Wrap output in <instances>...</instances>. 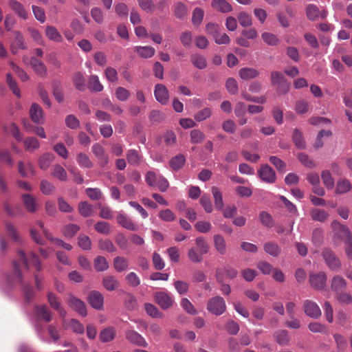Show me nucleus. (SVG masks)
Wrapping results in <instances>:
<instances>
[{
    "label": "nucleus",
    "instance_id": "nucleus-1",
    "mask_svg": "<svg viewBox=\"0 0 352 352\" xmlns=\"http://www.w3.org/2000/svg\"><path fill=\"white\" fill-rule=\"evenodd\" d=\"M18 257L19 261L13 262L14 272L12 279L16 283H22L23 277L19 263H21L26 270H28L30 265H32L36 267L37 271L41 270V265L37 256L32 252H30L28 255H26L23 250H19Z\"/></svg>",
    "mask_w": 352,
    "mask_h": 352
},
{
    "label": "nucleus",
    "instance_id": "nucleus-2",
    "mask_svg": "<svg viewBox=\"0 0 352 352\" xmlns=\"http://www.w3.org/2000/svg\"><path fill=\"white\" fill-rule=\"evenodd\" d=\"M270 80L272 85L276 87L279 94H285L289 91L290 84L280 72H272L270 73Z\"/></svg>",
    "mask_w": 352,
    "mask_h": 352
},
{
    "label": "nucleus",
    "instance_id": "nucleus-3",
    "mask_svg": "<svg viewBox=\"0 0 352 352\" xmlns=\"http://www.w3.org/2000/svg\"><path fill=\"white\" fill-rule=\"evenodd\" d=\"M322 258L327 267L333 272H338L342 267L340 259L329 248H324L322 252Z\"/></svg>",
    "mask_w": 352,
    "mask_h": 352
},
{
    "label": "nucleus",
    "instance_id": "nucleus-4",
    "mask_svg": "<svg viewBox=\"0 0 352 352\" xmlns=\"http://www.w3.org/2000/svg\"><path fill=\"white\" fill-rule=\"evenodd\" d=\"M207 310L215 316L223 314L226 310L224 299L219 296L210 298L207 302Z\"/></svg>",
    "mask_w": 352,
    "mask_h": 352
},
{
    "label": "nucleus",
    "instance_id": "nucleus-5",
    "mask_svg": "<svg viewBox=\"0 0 352 352\" xmlns=\"http://www.w3.org/2000/svg\"><path fill=\"white\" fill-rule=\"evenodd\" d=\"M67 305L80 316L85 317L87 315L85 303L72 294H68Z\"/></svg>",
    "mask_w": 352,
    "mask_h": 352
},
{
    "label": "nucleus",
    "instance_id": "nucleus-6",
    "mask_svg": "<svg viewBox=\"0 0 352 352\" xmlns=\"http://www.w3.org/2000/svg\"><path fill=\"white\" fill-rule=\"evenodd\" d=\"M327 280V275L324 272L310 273L309 276L310 285L317 290H322L325 287Z\"/></svg>",
    "mask_w": 352,
    "mask_h": 352
},
{
    "label": "nucleus",
    "instance_id": "nucleus-7",
    "mask_svg": "<svg viewBox=\"0 0 352 352\" xmlns=\"http://www.w3.org/2000/svg\"><path fill=\"white\" fill-rule=\"evenodd\" d=\"M258 177L264 182L274 184L276 176L275 171L268 164H263L257 171Z\"/></svg>",
    "mask_w": 352,
    "mask_h": 352
},
{
    "label": "nucleus",
    "instance_id": "nucleus-8",
    "mask_svg": "<svg viewBox=\"0 0 352 352\" xmlns=\"http://www.w3.org/2000/svg\"><path fill=\"white\" fill-rule=\"evenodd\" d=\"M303 311L306 316L314 319H318L321 316L319 306L313 300H305L302 304Z\"/></svg>",
    "mask_w": 352,
    "mask_h": 352
},
{
    "label": "nucleus",
    "instance_id": "nucleus-9",
    "mask_svg": "<svg viewBox=\"0 0 352 352\" xmlns=\"http://www.w3.org/2000/svg\"><path fill=\"white\" fill-rule=\"evenodd\" d=\"M87 301L94 309L102 310L104 307V297L101 292L92 290L87 296Z\"/></svg>",
    "mask_w": 352,
    "mask_h": 352
},
{
    "label": "nucleus",
    "instance_id": "nucleus-10",
    "mask_svg": "<svg viewBox=\"0 0 352 352\" xmlns=\"http://www.w3.org/2000/svg\"><path fill=\"white\" fill-rule=\"evenodd\" d=\"M125 338L133 345L142 347H146L148 346V343L144 337L135 330L129 329L126 331Z\"/></svg>",
    "mask_w": 352,
    "mask_h": 352
},
{
    "label": "nucleus",
    "instance_id": "nucleus-11",
    "mask_svg": "<svg viewBox=\"0 0 352 352\" xmlns=\"http://www.w3.org/2000/svg\"><path fill=\"white\" fill-rule=\"evenodd\" d=\"M156 303L163 309L170 308L173 304V299L168 293L159 292L154 294Z\"/></svg>",
    "mask_w": 352,
    "mask_h": 352
},
{
    "label": "nucleus",
    "instance_id": "nucleus-12",
    "mask_svg": "<svg viewBox=\"0 0 352 352\" xmlns=\"http://www.w3.org/2000/svg\"><path fill=\"white\" fill-rule=\"evenodd\" d=\"M347 288L346 280L340 275H335L331 280V289L334 293L344 292Z\"/></svg>",
    "mask_w": 352,
    "mask_h": 352
},
{
    "label": "nucleus",
    "instance_id": "nucleus-13",
    "mask_svg": "<svg viewBox=\"0 0 352 352\" xmlns=\"http://www.w3.org/2000/svg\"><path fill=\"white\" fill-rule=\"evenodd\" d=\"M154 96L157 102L162 104H166L168 102V91L165 85L157 84L155 86Z\"/></svg>",
    "mask_w": 352,
    "mask_h": 352
},
{
    "label": "nucleus",
    "instance_id": "nucleus-14",
    "mask_svg": "<svg viewBox=\"0 0 352 352\" xmlns=\"http://www.w3.org/2000/svg\"><path fill=\"white\" fill-rule=\"evenodd\" d=\"M117 222L122 227L131 231L138 230V226L126 214L119 213L116 217Z\"/></svg>",
    "mask_w": 352,
    "mask_h": 352
},
{
    "label": "nucleus",
    "instance_id": "nucleus-15",
    "mask_svg": "<svg viewBox=\"0 0 352 352\" xmlns=\"http://www.w3.org/2000/svg\"><path fill=\"white\" fill-rule=\"evenodd\" d=\"M102 286L106 290L113 292L118 289L120 287V283L118 279L112 275H107L102 278Z\"/></svg>",
    "mask_w": 352,
    "mask_h": 352
},
{
    "label": "nucleus",
    "instance_id": "nucleus-16",
    "mask_svg": "<svg viewBox=\"0 0 352 352\" xmlns=\"http://www.w3.org/2000/svg\"><path fill=\"white\" fill-rule=\"evenodd\" d=\"M211 6L216 11L223 14L229 13L232 11L231 4L226 0H212Z\"/></svg>",
    "mask_w": 352,
    "mask_h": 352
},
{
    "label": "nucleus",
    "instance_id": "nucleus-17",
    "mask_svg": "<svg viewBox=\"0 0 352 352\" xmlns=\"http://www.w3.org/2000/svg\"><path fill=\"white\" fill-rule=\"evenodd\" d=\"M35 312L38 319L49 322L52 320V313L48 307L45 305L35 306Z\"/></svg>",
    "mask_w": 352,
    "mask_h": 352
},
{
    "label": "nucleus",
    "instance_id": "nucleus-18",
    "mask_svg": "<svg viewBox=\"0 0 352 352\" xmlns=\"http://www.w3.org/2000/svg\"><path fill=\"white\" fill-rule=\"evenodd\" d=\"M30 115L32 120L36 123H41L43 120V111L41 107L36 103H33L30 109Z\"/></svg>",
    "mask_w": 352,
    "mask_h": 352
},
{
    "label": "nucleus",
    "instance_id": "nucleus-19",
    "mask_svg": "<svg viewBox=\"0 0 352 352\" xmlns=\"http://www.w3.org/2000/svg\"><path fill=\"white\" fill-rule=\"evenodd\" d=\"M260 75V72L252 67H243L239 71V76L243 80L256 78Z\"/></svg>",
    "mask_w": 352,
    "mask_h": 352
},
{
    "label": "nucleus",
    "instance_id": "nucleus-20",
    "mask_svg": "<svg viewBox=\"0 0 352 352\" xmlns=\"http://www.w3.org/2000/svg\"><path fill=\"white\" fill-rule=\"evenodd\" d=\"M215 278L217 283L220 285V290L223 295H229L231 293L230 285L226 284L223 279V273L221 269H217L215 272Z\"/></svg>",
    "mask_w": 352,
    "mask_h": 352
},
{
    "label": "nucleus",
    "instance_id": "nucleus-21",
    "mask_svg": "<svg viewBox=\"0 0 352 352\" xmlns=\"http://www.w3.org/2000/svg\"><path fill=\"white\" fill-rule=\"evenodd\" d=\"M8 6L19 17L23 19H28V12L20 2L15 0H10L8 2Z\"/></svg>",
    "mask_w": 352,
    "mask_h": 352
},
{
    "label": "nucleus",
    "instance_id": "nucleus-22",
    "mask_svg": "<svg viewBox=\"0 0 352 352\" xmlns=\"http://www.w3.org/2000/svg\"><path fill=\"white\" fill-rule=\"evenodd\" d=\"M126 157L128 163L135 166H138L142 161V156L135 149H129Z\"/></svg>",
    "mask_w": 352,
    "mask_h": 352
},
{
    "label": "nucleus",
    "instance_id": "nucleus-23",
    "mask_svg": "<svg viewBox=\"0 0 352 352\" xmlns=\"http://www.w3.org/2000/svg\"><path fill=\"white\" fill-rule=\"evenodd\" d=\"M116 330L113 327H108L101 331L99 335L100 340L102 342H109L114 340Z\"/></svg>",
    "mask_w": 352,
    "mask_h": 352
},
{
    "label": "nucleus",
    "instance_id": "nucleus-24",
    "mask_svg": "<svg viewBox=\"0 0 352 352\" xmlns=\"http://www.w3.org/2000/svg\"><path fill=\"white\" fill-rule=\"evenodd\" d=\"M344 229V240L345 247V252L349 259L352 260V234L349 228Z\"/></svg>",
    "mask_w": 352,
    "mask_h": 352
},
{
    "label": "nucleus",
    "instance_id": "nucleus-25",
    "mask_svg": "<svg viewBox=\"0 0 352 352\" xmlns=\"http://www.w3.org/2000/svg\"><path fill=\"white\" fill-rule=\"evenodd\" d=\"M134 51L142 58H149L154 56L155 50L151 46H136Z\"/></svg>",
    "mask_w": 352,
    "mask_h": 352
},
{
    "label": "nucleus",
    "instance_id": "nucleus-26",
    "mask_svg": "<svg viewBox=\"0 0 352 352\" xmlns=\"http://www.w3.org/2000/svg\"><path fill=\"white\" fill-rule=\"evenodd\" d=\"M88 88L92 92H100L103 90V85L96 75H91L88 80Z\"/></svg>",
    "mask_w": 352,
    "mask_h": 352
},
{
    "label": "nucleus",
    "instance_id": "nucleus-27",
    "mask_svg": "<svg viewBox=\"0 0 352 352\" xmlns=\"http://www.w3.org/2000/svg\"><path fill=\"white\" fill-rule=\"evenodd\" d=\"M274 338L278 344L287 346L290 342L289 332L285 329L278 330L274 333Z\"/></svg>",
    "mask_w": 352,
    "mask_h": 352
},
{
    "label": "nucleus",
    "instance_id": "nucleus-28",
    "mask_svg": "<svg viewBox=\"0 0 352 352\" xmlns=\"http://www.w3.org/2000/svg\"><path fill=\"white\" fill-rule=\"evenodd\" d=\"M30 65L38 75L41 76H45L46 75V67L42 61L35 57H32L30 58Z\"/></svg>",
    "mask_w": 352,
    "mask_h": 352
},
{
    "label": "nucleus",
    "instance_id": "nucleus-29",
    "mask_svg": "<svg viewBox=\"0 0 352 352\" xmlns=\"http://www.w3.org/2000/svg\"><path fill=\"white\" fill-rule=\"evenodd\" d=\"M192 64L199 69H204L207 67V60L204 56L195 54L190 56Z\"/></svg>",
    "mask_w": 352,
    "mask_h": 352
},
{
    "label": "nucleus",
    "instance_id": "nucleus-30",
    "mask_svg": "<svg viewBox=\"0 0 352 352\" xmlns=\"http://www.w3.org/2000/svg\"><path fill=\"white\" fill-rule=\"evenodd\" d=\"M129 265V261L123 256H117L113 259V267L116 272H122L128 269Z\"/></svg>",
    "mask_w": 352,
    "mask_h": 352
},
{
    "label": "nucleus",
    "instance_id": "nucleus-31",
    "mask_svg": "<svg viewBox=\"0 0 352 352\" xmlns=\"http://www.w3.org/2000/svg\"><path fill=\"white\" fill-rule=\"evenodd\" d=\"M185 162V156L183 154H178L170 159L169 165L173 170H178L184 166Z\"/></svg>",
    "mask_w": 352,
    "mask_h": 352
},
{
    "label": "nucleus",
    "instance_id": "nucleus-32",
    "mask_svg": "<svg viewBox=\"0 0 352 352\" xmlns=\"http://www.w3.org/2000/svg\"><path fill=\"white\" fill-rule=\"evenodd\" d=\"M214 245L217 251L221 255L226 252V243L224 238L220 234L214 236Z\"/></svg>",
    "mask_w": 352,
    "mask_h": 352
},
{
    "label": "nucleus",
    "instance_id": "nucleus-33",
    "mask_svg": "<svg viewBox=\"0 0 352 352\" xmlns=\"http://www.w3.org/2000/svg\"><path fill=\"white\" fill-rule=\"evenodd\" d=\"M292 140L295 146L299 149H305L306 147L305 141L303 138L302 133L301 131L295 129L292 135Z\"/></svg>",
    "mask_w": 352,
    "mask_h": 352
},
{
    "label": "nucleus",
    "instance_id": "nucleus-34",
    "mask_svg": "<svg viewBox=\"0 0 352 352\" xmlns=\"http://www.w3.org/2000/svg\"><path fill=\"white\" fill-rule=\"evenodd\" d=\"M211 191L214 197V206L216 209L219 210H222L224 206L222 193L216 186L212 187Z\"/></svg>",
    "mask_w": 352,
    "mask_h": 352
},
{
    "label": "nucleus",
    "instance_id": "nucleus-35",
    "mask_svg": "<svg viewBox=\"0 0 352 352\" xmlns=\"http://www.w3.org/2000/svg\"><path fill=\"white\" fill-rule=\"evenodd\" d=\"M78 212L84 217H88L93 214L94 207L87 201H80L78 204Z\"/></svg>",
    "mask_w": 352,
    "mask_h": 352
},
{
    "label": "nucleus",
    "instance_id": "nucleus-36",
    "mask_svg": "<svg viewBox=\"0 0 352 352\" xmlns=\"http://www.w3.org/2000/svg\"><path fill=\"white\" fill-rule=\"evenodd\" d=\"M351 189V184L346 179H340L337 182L336 193L338 195L348 192Z\"/></svg>",
    "mask_w": 352,
    "mask_h": 352
},
{
    "label": "nucleus",
    "instance_id": "nucleus-37",
    "mask_svg": "<svg viewBox=\"0 0 352 352\" xmlns=\"http://www.w3.org/2000/svg\"><path fill=\"white\" fill-rule=\"evenodd\" d=\"M54 160V155L52 153H44L38 160L39 167L43 170L47 169Z\"/></svg>",
    "mask_w": 352,
    "mask_h": 352
},
{
    "label": "nucleus",
    "instance_id": "nucleus-38",
    "mask_svg": "<svg viewBox=\"0 0 352 352\" xmlns=\"http://www.w3.org/2000/svg\"><path fill=\"white\" fill-rule=\"evenodd\" d=\"M94 268L97 272H104L109 268V263L102 256H98L95 258Z\"/></svg>",
    "mask_w": 352,
    "mask_h": 352
},
{
    "label": "nucleus",
    "instance_id": "nucleus-39",
    "mask_svg": "<svg viewBox=\"0 0 352 352\" xmlns=\"http://www.w3.org/2000/svg\"><path fill=\"white\" fill-rule=\"evenodd\" d=\"M46 36L51 41L60 42L62 36L58 30L53 26L47 25L45 29Z\"/></svg>",
    "mask_w": 352,
    "mask_h": 352
},
{
    "label": "nucleus",
    "instance_id": "nucleus-40",
    "mask_svg": "<svg viewBox=\"0 0 352 352\" xmlns=\"http://www.w3.org/2000/svg\"><path fill=\"white\" fill-rule=\"evenodd\" d=\"M310 215L314 221H318L320 222H324L329 217L328 212L319 208H315L312 210L310 212Z\"/></svg>",
    "mask_w": 352,
    "mask_h": 352
},
{
    "label": "nucleus",
    "instance_id": "nucleus-41",
    "mask_svg": "<svg viewBox=\"0 0 352 352\" xmlns=\"http://www.w3.org/2000/svg\"><path fill=\"white\" fill-rule=\"evenodd\" d=\"M264 250L266 253L269 254L273 257H277L280 253V248L279 246L273 242L266 243L264 245Z\"/></svg>",
    "mask_w": 352,
    "mask_h": 352
},
{
    "label": "nucleus",
    "instance_id": "nucleus-42",
    "mask_svg": "<svg viewBox=\"0 0 352 352\" xmlns=\"http://www.w3.org/2000/svg\"><path fill=\"white\" fill-rule=\"evenodd\" d=\"M98 248L100 250L113 253L116 251V248L113 242L109 239H100L98 241Z\"/></svg>",
    "mask_w": 352,
    "mask_h": 352
},
{
    "label": "nucleus",
    "instance_id": "nucleus-43",
    "mask_svg": "<svg viewBox=\"0 0 352 352\" xmlns=\"http://www.w3.org/2000/svg\"><path fill=\"white\" fill-rule=\"evenodd\" d=\"M321 178L324 185L327 189H332L334 187L335 181L329 170H323L321 173Z\"/></svg>",
    "mask_w": 352,
    "mask_h": 352
},
{
    "label": "nucleus",
    "instance_id": "nucleus-44",
    "mask_svg": "<svg viewBox=\"0 0 352 352\" xmlns=\"http://www.w3.org/2000/svg\"><path fill=\"white\" fill-rule=\"evenodd\" d=\"M305 10L307 16L309 20L314 21L318 18L320 10L316 5L309 4L307 6Z\"/></svg>",
    "mask_w": 352,
    "mask_h": 352
},
{
    "label": "nucleus",
    "instance_id": "nucleus-45",
    "mask_svg": "<svg viewBox=\"0 0 352 352\" xmlns=\"http://www.w3.org/2000/svg\"><path fill=\"white\" fill-rule=\"evenodd\" d=\"M115 12L120 19H126L129 14L128 6L122 2H119L115 5Z\"/></svg>",
    "mask_w": 352,
    "mask_h": 352
},
{
    "label": "nucleus",
    "instance_id": "nucleus-46",
    "mask_svg": "<svg viewBox=\"0 0 352 352\" xmlns=\"http://www.w3.org/2000/svg\"><path fill=\"white\" fill-rule=\"evenodd\" d=\"M47 300L50 306L62 315L64 312V310L60 307V303L58 298L53 293L50 292L47 295Z\"/></svg>",
    "mask_w": 352,
    "mask_h": 352
},
{
    "label": "nucleus",
    "instance_id": "nucleus-47",
    "mask_svg": "<svg viewBox=\"0 0 352 352\" xmlns=\"http://www.w3.org/2000/svg\"><path fill=\"white\" fill-rule=\"evenodd\" d=\"M73 83L75 86V87L80 91H82L85 89V78L83 77V75L80 72H76L74 74L73 78H72Z\"/></svg>",
    "mask_w": 352,
    "mask_h": 352
},
{
    "label": "nucleus",
    "instance_id": "nucleus-48",
    "mask_svg": "<svg viewBox=\"0 0 352 352\" xmlns=\"http://www.w3.org/2000/svg\"><path fill=\"white\" fill-rule=\"evenodd\" d=\"M24 146L26 151L33 152L39 148L40 144L37 139L30 137L24 140Z\"/></svg>",
    "mask_w": 352,
    "mask_h": 352
},
{
    "label": "nucleus",
    "instance_id": "nucleus-49",
    "mask_svg": "<svg viewBox=\"0 0 352 352\" xmlns=\"http://www.w3.org/2000/svg\"><path fill=\"white\" fill-rule=\"evenodd\" d=\"M212 115V110L209 107H205L197 111L193 116L197 122H201L210 118Z\"/></svg>",
    "mask_w": 352,
    "mask_h": 352
},
{
    "label": "nucleus",
    "instance_id": "nucleus-50",
    "mask_svg": "<svg viewBox=\"0 0 352 352\" xmlns=\"http://www.w3.org/2000/svg\"><path fill=\"white\" fill-rule=\"evenodd\" d=\"M203 254L200 251L191 248L188 251V257L189 260L195 263H201L203 260Z\"/></svg>",
    "mask_w": 352,
    "mask_h": 352
},
{
    "label": "nucleus",
    "instance_id": "nucleus-51",
    "mask_svg": "<svg viewBox=\"0 0 352 352\" xmlns=\"http://www.w3.org/2000/svg\"><path fill=\"white\" fill-rule=\"evenodd\" d=\"M22 199L24 206L29 212H34L36 211L35 201L30 195H23Z\"/></svg>",
    "mask_w": 352,
    "mask_h": 352
},
{
    "label": "nucleus",
    "instance_id": "nucleus-52",
    "mask_svg": "<svg viewBox=\"0 0 352 352\" xmlns=\"http://www.w3.org/2000/svg\"><path fill=\"white\" fill-rule=\"evenodd\" d=\"M144 308L148 315L153 318H161L162 317V313L159 311L157 307L151 303H145Z\"/></svg>",
    "mask_w": 352,
    "mask_h": 352
},
{
    "label": "nucleus",
    "instance_id": "nucleus-53",
    "mask_svg": "<svg viewBox=\"0 0 352 352\" xmlns=\"http://www.w3.org/2000/svg\"><path fill=\"white\" fill-rule=\"evenodd\" d=\"M261 36L264 42L270 46L277 45L280 42L278 38L275 34L270 32H264L262 34Z\"/></svg>",
    "mask_w": 352,
    "mask_h": 352
},
{
    "label": "nucleus",
    "instance_id": "nucleus-54",
    "mask_svg": "<svg viewBox=\"0 0 352 352\" xmlns=\"http://www.w3.org/2000/svg\"><path fill=\"white\" fill-rule=\"evenodd\" d=\"M190 142L192 144H200L205 139L204 133L199 129H193L190 133Z\"/></svg>",
    "mask_w": 352,
    "mask_h": 352
},
{
    "label": "nucleus",
    "instance_id": "nucleus-55",
    "mask_svg": "<svg viewBox=\"0 0 352 352\" xmlns=\"http://www.w3.org/2000/svg\"><path fill=\"white\" fill-rule=\"evenodd\" d=\"M91 16L94 21L98 24H102L104 22V12L102 9L98 7L91 8Z\"/></svg>",
    "mask_w": 352,
    "mask_h": 352
},
{
    "label": "nucleus",
    "instance_id": "nucleus-56",
    "mask_svg": "<svg viewBox=\"0 0 352 352\" xmlns=\"http://www.w3.org/2000/svg\"><path fill=\"white\" fill-rule=\"evenodd\" d=\"M161 175H157L153 171H148L145 174V181L148 186L155 187Z\"/></svg>",
    "mask_w": 352,
    "mask_h": 352
},
{
    "label": "nucleus",
    "instance_id": "nucleus-57",
    "mask_svg": "<svg viewBox=\"0 0 352 352\" xmlns=\"http://www.w3.org/2000/svg\"><path fill=\"white\" fill-rule=\"evenodd\" d=\"M298 160L307 168H314L316 164L307 154L300 153L298 155Z\"/></svg>",
    "mask_w": 352,
    "mask_h": 352
},
{
    "label": "nucleus",
    "instance_id": "nucleus-58",
    "mask_svg": "<svg viewBox=\"0 0 352 352\" xmlns=\"http://www.w3.org/2000/svg\"><path fill=\"white\" fill-rule=\"evenodd\" d=\"M6 82L10 87V89L12 91L13 94H15L18 98L21 97L20 89L17 86V83L15 80L12 78L10 74H8L6 76Z\"/></svg>",
    "mask_w": 352,
    "mask_h": 352
},
{
    "label": "nucleus",
    "instance_id": "nucleus-59",
    "mask_svg": "<svg viewBox=\"0 0 352 352\" xmlns=\"http://www.w3.org/2000/svg\"><path fill=\"white\" fill-rule=\"evenodd\" d=\"M104 74L107 80L111 82H116L118 80V72L112 67H107L104 72Z\"/></svg>",
    "mask_w": 352,
    "mask_h": 352
},
{
    "label": "nucleus",
    "instance_id": "nucleus-60",
    "mask_svg": "<svg viewBox=\"0 0 352 352\" xmlns=\"http://www.w3.org/2000/svg\"><path fill=\"white\" fill-rule=\"evenodd\" d=\"M95 230L101 234H109L111 232L110 224L107 221H98L94 225Z\"/></svg>",
    "mask_w": 352,
    "mask_h": 352
},
{
    "label": "nucleus",
    "instance_id": "nucleus-61",
    "mask_svg": "<svg viewBox=\"0 0 352 352\" xmlns=\"http://www.w3.org/2000/svg\"><path fill=\"white\" fill-rule=\"evenodd\" d=\"M78 244L84 250H89L91 248V241L88 236L80 234L78 237Z\"/></svg>",
    "mask_w": 352,
    "mask_h": 352
},
{
    "label": "nucleus",
    "instance_id": "nucleus-62",
    "mask_svg": "<svg viewBox=\"0 0 352 352\" xmlns=\"http://www.w3.org/2000/svg\"><path fill=\"white\" fill-rule=\"evenodd\" d=\"M52 175L54 177H56L61 181L66 179V173L63 167L59 164H56L54 166L52 172Z\"/></svg>",
    "mask_w": 352,
    "mask_h": 352
},
{
    "label": "nucleus",
    "instance_id": "nucleus-63",
    "mask_svg": "<svg viewBox=\"0 0 352 352\" xmlns=\"http://www.w3.org/2000/svg\"><path fill=\"white\" fill-rule=\"evenodd\" d=\"M259 219L261 223L267 228H272L274 226V221L272 216L267 212L263 211L259 214Z\"/></svg>",
    "mask_w": 352,
    "mask_h": 352
},
{
    "label": "nucleus",
    "instance_id": "nucleus-64",
    "mask_svg": "<svg viewBox=\"0 0 352 352\" xmlns=\"http://www.w3.org/2000/svg\"><path fill=\"white\" fill-rule=\"evenodd\" d=\"M238 20L240 25L243 27L250 26L252 24L251 16L245 12H241L239 14Z\"/></svg>",
    "mask_w": 352,
    "mask_h": 352
}]
</instances>
